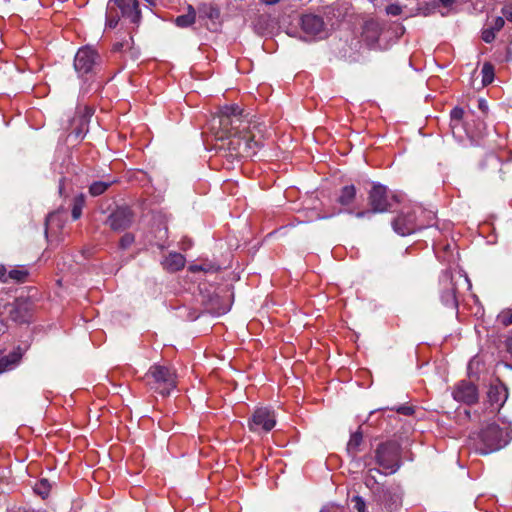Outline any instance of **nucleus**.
I'll use <instances>...</instances> for the list:
<instances>
[{
	"label": "nucleus",
	"mask_w": 512,
	"mask_h": 512,
	"mask_svg": "<svg viewBox=\"0 0 512 512\" xmlns=\"http://www.w3.org/2000/svg\"><path fill=\"white\" fill-rule=\"evenodd\" d=\"M244 122L243 109L237 104L224 105L219 108L217 116L213 118L212 127L220 130L218 138H231L230 144L237 145L236 156H249L250 151L255 153L258 142L249 135L241 136V126Z\"/></svg>",
	"instance_id": "1"
},
{
	"label": "nucleus",
	"mask_w": 512,
	"mask_h": 512,
	"mask_svg": "<svg viewBox=\"0 0 512 512\" xmlns=\"http://www.w3.org/2000/svg\"><path fill=\"white\" fill-rule=\"evenodd\" d=\"M512 439V428H501L495 423L482 428L473 438L475 450L482 455H487L505 447Z\"/></svg>",
	"instance_id": "2"
},
{
	"label": "nucleus",
	"mask_w": 512,
	"mask_h": 512,
	"mask_svg": "<svg viewBox=\"0 0 512 512\" xmlns=\"http://www.w3.org/2000/svg\"><path fill=\"white\" fill-rule=\"evenodd\" d=\"M121 17L137 28L142 19L138 0H108L105 27L116 28Z\"/></svg>",
	"instance_id": "3"
},
{
	"label": "nucleus",
	"mask_w": 512,
	"mask_h": 512,
	"mask_svg": "<svg viewBox=\"0 0 512 512\" xmlns=\"http://www.w3.org/2000/svg\"><path fill=\"white\" fill-rule=\"evenodd\" d=\"M440 284V300L442 304L452 310L457 311L459 302L457 293L460 286H466V289H471V282L468 276L457 271L455 273L451 271H444L439 279Z\"/></svg>",
	"instance_id": "4"
},
{
	"label": "nucleus",
	"mask_w": 512,
	"mask_h": 512,
	"mask_svg": "<svg viewBox=\"0 0 512 512\" xmlns=\"http://www.w3.org/2000/svg\"><path fill=\"white\" fill-rule=\"evenodd\" d=\"M145 379L149 388L162 396H168L176 388V373L168 366L152 365Z\"/></svg>",
	"instance_id": "5"
},
{
	"label": "nucleus",
	"mask_w": 512,
	"mask_h": 512,
	"mask_svg": "<svg viewBox=\"0 0 512 512\" xmlns=\"http://www.w3.org/2000/svg\"><path fill=\"white\" fill-rule=\"evenodd\" d=\"M425 211L421 207H405L392 221L393 230L400 236H407L427 227L419 216Z\"/></svg>",
	"instance_id": "6"
},
{
	"label": "nucleus",
	"mask_w": 512,
	"mask_h": 512,
	"mask_svg": "<svg viewBox=\"0 0 512 512\" xmlns=\"http://www.w3.org/2000/svg\"><path fill=\"white\" fill-rule=\"evenodd\" d=\"M376 463L385 474H393L400 467V445L396 441L381 443L375 451Z\"/></svg>",
	"instance_id": "7"
},
{
	"label": "nucleus",
	"mask_w": 512,
	"mask_h": 512,
	"mask_svg": "<svg viewBox=\"0 0 512 512\" xmlns=\"http://www.w3.org/2000/svg\"><path fill=\"white\" fill-rule=\"evenodd\" d=\"M399 202L396 194L390 193L386 186L374 183L368 195V202L373 213H384L392 208V202Z\"/></svg>",
	"instance_id": "8"
},
{
	"label": "nucleus",
	"mask_w": 512,
	"mask_h": 512,
	"mask_svg": "<svg viewBox=\"0 0 512 512\" xmlns=\"http://www.w3.org/2000/svg\"><path fill=\"white\" fill-rule=\"evenodd\" d=\"M276 422L274 410L268 407H259L255 409L249 419L248 427L254 433H268L275 427Z\"/></svg>",
	"instance_id": "9"
},
{
	"label": "nucleus",
	"mask_w": 512,
	"mask_h": 512,
	"mask_svg": "<svg viewBox=\"0 0 512 512\" xmlns=\"http://www.w3.org/2000/svg\"><path fill=\"white\" fill-rule=\"evenodd\" d=\"M100 59L99 54L91 47L80 48L74 58V68L79 77L91 75Z\"/></svg>",
	"instance_id": "10"
},
{
	"label": "nucleus",
	"mask_w": 512,
	"mask_h": 512,
	"mask_svg": "<svg viewBox=\"0 0 512 512\" xmlns=\"http://www.w3.org/2000/svg\"><path fill=\"white\" fill-rule=\"evenodd\" d=\"M9 318L16 323H27L33 313V303L25 298H17L14 302L5 305Z\"/></svg>",
	"instance_id": "11"
},
{
	"label": "nucleus",
	"mask_w": 512,
	"mask_h": 512,
	"mask_svg": "<svg viewBox=\"0 0 512 512\" xmlns=\"http://www.w3.org/2000/svg\"><path fill=\"white\" fill-rule=\"evenodd\" d=\"M301 29L311 39H323L328 35L323 18L315 14H305L301 17Z\"/></svg>",
	"instance_id": "12"
},
{
	"label": "nucleus",
	"mask_w": 512,
	"mask_h": 512,
	"mask_svg": "<svg viewBox=\"0 0 512 512\" xmlns=\"http://www.w3.org/2000/svg\"><path fill=\"white\" fill-rule=\"evenodd\" d=\"M133 212L128 207H118L108 216L106 224L111 230L121 232L128 229L133 223Z\"/></svg>",
	"instance_id": "13"
},
{
	"label": "nucleus",
	"mask_w": 512,
	"mask_h": 512,
	"mask_svg": "<svg viewBox=\"0 0 512 512\" xmlns=\"http://www.w3.org/2000/svg\"><path fill=\"white\" fill-rule=\"evenodd\" d=\"M453 398L468 405L475 404L478 401V390L475 384L470 381H460L452 392Z\"/></svg>",
	"instance_id": "14"
},
{
	"label": "nucleus",
	"mask_w": 512,
	"mask_h": 512,
	"mask_svg": "<svg viewBox=\"0 0 512 512\" xmlns=\"http://www.w3.org/2000/svg\"><path fill=\"white\" fill-rule=\"evenodd\" d=\"M23 354L24 351L20 347H17L7 355L0 351V374L15 369L19 365Z\"/></svg>",
	"instance_id": "15"
},
{
	"label": "nucleus",
	"mask_w": 512,
	"mask_h": 512,
	"mask_svg": "<svg viewBox=\"0 0 512 512\" xmlns=\"http://www.w3.org/2000/svg\"><path fill=\"white\" fill-rule=\"evenodd\" d=\"M381 33L382 26L377 20L370 19L364 23L362 35L369 45L376 44Z\"/></svg>",
	"instance_id": "16"
},
{
	"label": "nucleus",
	"mask_w": 512,
	"mask_h": 512,
	"mask_svg": "<svg viewBox=\"0 0 512 512\" xmlns=\"http://www.w3.org/2000/svg\"><path fill=\"white\" fill-rule=\"evenodd\" d=\"M356 195L357 189L353 184L345 185L340 189L336 202L347 208L345 212L352 213L349 207L354 203Z\"/></svg>",
	"instance_id": "17"
},
{
	"label": "nucleus",
	"mask_w": 512,
	"mask_h": 512,
	"mask_svg": "<svg viewBox=\"0 0 512 512\" xmlns=\"http://www.w3.org/2000/svg\"><path fill=\"white\" fill-rule=\"evenodd\" d=\"M185 257L177 252L169 253L162 261L163 268L168 272H177L184 268Z\"/></svg>",
	"instance_id": "18"
},
{
	"label": "nucleus",
	"mask_w": 512,
	"mask_h": 512,
	"mask_svg": "<svg viewBox=\"0 0 512 512\" xmlns=\"http://www.w3.org/2000/svg\"><path fill=\"white\" fill-rule=\"evenodd\" d=\"M200 19H209L213 23L220 18V9L218 6L212 3H201L196 10Z\"/></svg>",
	"instance_id": "19"
},
{
	"label": "nucleus",
	"mask_w": 512,
	"mask_h": 512,
	"mask_svg": "<svg viewBox=\"0 0 512 512\" xmlns=\"http://www.w3.org/2000/svg\"><path fill=\"white\" fill-rule=\"evenodd\" d=\"M488 397L492 403L502 406L508 397L507 389L502 385L491 386Z\"/></svg>",
	"instance_id": "20"
},
{
	"label": "nucleus",
	"mask_w": 512,
	"mask_h": 512,
	"mask_svg": "<svg viewBox=\"0 0 512 512\" xmlns=\"http://www.w3.org/2000/svg\"><path fill=\"white\" fill-rule=\"evenodd\" d=\"M196 20V10L193 6H188V11L186 14L179 15L175 19V24L180 28H187L194 24Z\"/></svg>",
	"instance_id": "21"
},
{
	"label": "nucleus",
	"mask_w": 512,
	"mask_h": 512,
	"mask_svg": "<svg viewBox=\"0 0 512 512\" xmlns=\"http://www.w3.org/2000/svg\"><path fill=\"white\" fill-rule=\"evenodd\" d=\"M86 198L84 194H78L73 198L71 215L73 220H78L82 215V209L85 206Z\"/></svg>",
	"instance_id": "22"
},
{
	"label": "nucleus",
	"mask_w": 512,
	"mask_h": 512,
	"mask_svg": "<svg viewBox=\"0 0 512 512\" xmlns=\"http://www.w3.org/2000/svg\"><path fill=\"white\" fill-rule=\"evenodd\" d=\"M362 434L360 432H355L353 434H351L350 436V439L347 443V452L349 453V455L351 457H355L358 450H359V446L361 445L362 443Z\"/></svg>",
	"instance_id": "23"
},
{
	"label": "nucleus",
	"mask_w": 512,
	"mask_h": 512,
	"mask_svg": "<svg viewBox=\"0 0 512 512\" xmlns=\"http://www.w3.org/2000/svg\"><path fill=\"white\" fill-rule=\"evenodd\" d=\"M115 181H95L89 186V193L96 197L102 195Z\"/></svg>",
	"instance_id": "24"
},
{
	"label": "nucleus",
	"mask_w": 512,
	"mask_h": 512,
	"mask_svg": "<svg viewBox=\"0 0 512 512\" xmlns=\"http://www.w3.org/2000/svg\"><path fill=\"white\" fill-rule=\"evenodd\" d=\"M28 277L26 269H11L7 274V283L13 281L15 283H24Z\"/></svg>",
	"instance_id": "25"
},
{
	"label": "nucleus",
	"mask_w": 512,
	"mask_h": 512,
	"mask_svg": "<svg viewBox=\"0 0 512 512\" xmlns=\"http://www.w3.org/2000/svg\"><path fill=\"white\" fill-rule=\"evenodd\" d=\"M482 86L491 84L494 80V66L490 62H485L481 69Z\"/></svg>",
	"instance_id": "26"
},
{
	"label": "nucleus",
	"mask_w": 512,
	"mask_h": 512,
	"mask_svg": "<svg viewBox=\"0 0 512 512\" xmlns=\"http://www.w3.org/2000/svg\"><path fill=\"white\" fill-rule=\"evenodd\" d=\"M133 45V36L132 33L129 32L124 39L121 41H117L113 45V50L117 52H124L132 48Z\"/></svg>",
	"instance_id": "27"
},
{
	"label": "nucleus",
	"mask_w": 512,
	"mask_h": 512,
	"mask_svg": "<svg viewBox=\"0 0 512 512\" xmlns=\"http://www.w3.org/2000/svg\"><path fill=\"white\" fill-rule=\"evenodd\" d=\"M496 321L504 327L512 325V308H505L501 310L497 315Z\"/></svg>",
	"instance_id": "28"
},
{
	"label": "nucleus",
	"mask_w": 512,
	"mask_h": 512,
	"mask_svg": "<svg viewBox=\"0 0 512 512\" xmlns=\"http://www.w3.org/2000/svg\"><path fill=\"white\" fill-rule=\"evenodd\" d=\"M464 117V110L460 107H455L450 112V118H451V128L454 130L457 126L461 124V121Z\"/></svg>",
	"instance_id": "29"
},
{
	"label": "nucleus",
	"mask_w": 512,
	"mask_h": 512,
	"mask_svg": "<svg viewBox=\"0 0 512 512\" xmlns=\"http://www.w3.org/2000/svg\"><path fill=\"white\" fill-rule=\"evenodd\" d=\"M34 491L38 495H40L42 498H45L48 496L50 491V484L47 479H41L36 482L34 486Z\"/></svg>",
	"instance_id": "30"
},
{
	"label": "nucleus",
	"mask_w": 512,
	"mask_h": 512,
	"mask_svg": "<svg viewBox=\"0 0 512 512\" xmlns=\"http://www.w3.org/2000/svg\"><path fill=\"white\" fill-rule=\"evenodd\" d=\"M218 267L211 263H203V264H192L189 266L190 272H214L217 271Z\"/></svg>",
	"instance_id": "31"
},
{
	"label": "nucleus",
	"mask_w": 512,
	"mask_h": 512,
	"mask_svg": "<svg viewBox=\"0 0 512 512\" xmlns=\"http://www.w3.org/2000/svg\"><path fill=\"white\" fill-rule=\"evenodd\" d=\"M134 241L135 237L132 233H125L119 241V247L123 250L128 249Z\"/></svg>",
	"instance_id": "32"
},
{
	"label": "nucleus",
	"mask_w": 512,
	"mask_h": 512,
	"mask_svg": "<svg viewBox=\"0 0 512 512\" xmlns=\"http://www.w3.org/2000/svg\"><path fill=\"white\" fill-rule=\"evenodd\" d=\"M496 37V32L489 26L482 30L481 38L486 43H491Z\"/></svg>",
	"instance_id": "33"
},
{
	"label": "nucleus",
	"mask_w": 512,
	"mask_h": 512,
	"mask_svg": "<svg viewBox=\"0 0 512 512\" xmlns=\"http://www.w3.org/2000/svg\"><path fill=\"white\" fill-rule=\"evenodd\" d=\"M383 492V498L385 501L390 500L391 504L386 505L387 511L392 512L393 509H397L398 504L396 499L391 495L389 491L382 490Z\"/></svg>",
	"instance_id": "34"
},
{
	"label": "nucleus",
	"mask_w": 512,
	"mask_h": 512,
	"mask_svg": "<svg viewBox=\"0 0 512 512\" xmlns=\"http://www.w3.org/2000/svg\"><path fill=\"white\" fill-rule=\"evenodd\" d=\"M352 503H354V508L358 512H366V503L361 496H358V495L353 496Z\"/></svg>",
	"instance_id": "35"
},
{
	"label": "nucleus",
	"mask_w": 512,
	"mask_h": 512,
	"mask_svg": "<svg viewBox=\"0 0 512 512\" xmlns=\"http://www.w3.org/2000/svg\"><path fill=\"white\" fill-rule=\"evenodd\" d=\"M386 13L390 16H398L402 13V7L397 3H392L386 7Z\"/></svg>",
	"instance_id": "36"
},
{
	"label": "nucleus",
	"mask_w": 512,
	"mask_h": 512,
	"mask_svg": "<svg viewBox=\"0 0 512 512\" xmlns=\"http://www.w3.org/2000/svg\"><path fill=\"white\" fill-rule=\"evenodd\" d=\"M504 24V18L501 16H497L492 20L490 27L497 33L504 27Z\"/></svg>",
	"instance_id": "37"
},
{
	"label": "nucleus",
	"mask_w": 512,
	"mask_h": 512,
	"mask_svg": "<svg viewBox=\"0 0 512 512\" xmlns=\"http://www.w3.org/2000/svg\"><path fill=\"white\" fill-rule=\"evenodd\" d=\"M57 216L55 214H50L47 219H46V229H45V234H46V237L48 238L50 233H51V226L53 224V222L56 220Z\"/></svg>",
	"instance_id": "38"
},
{
	"label": "nucleus",
	"mask_w": 512,
	"mask_h": 512,
	"mask_svg": "<svg viewBox=\"0 0 512 512\" xmlns=\"http://www.w3.org/2000/svg\"><path fill=\"white\" fill-rule=\"evenodd\" d=\"M501 13L505 19L512 22V4L504 5L501 9Z\"/></svg>",
	"instance_id": "39"
},
{
	"label": "nucleus",
	"mask_w": 512,
	"mask_h": 512,
	"mask_svg": "<svg viewBox=\"0 0 512 512\" xmlns=\"http://www.w3.org/2000/svg\"><path fill=\"white\" fill-rule=\"evenodd\" d=\"M396 411L400 414L409 416L414 413V409L411 406L401 405L397 407Z\"/></svg>",
	"instance_id": "40"
},
{
	"label": "nucleus",
	"mask_w": 512,
	"mask_h": 512,
	"mask_svg": "<svg viewBox=\"0 0 512 512\" xmlns=\"http://www.w3.org/2000/svg\"><path fill=\"white\" fill-rule=\"evenodd\" d=\"M8 271L4 265L0 264V282L7 283Z\"/></svg>",
	"instance_id": "41"
},
{
	"label": "nucleus",
	"mask_w": 512,
	"mask_h": 512,
	"mask_svg": "<svg viewBox=\"0 0 512 512\" xmlns=\"http://www.w3.org/2000/svg\"><path fill=\"white\" fill-rule=\"evenodd\" d=\"M371 213H373L372 212V208L370 210H367V211H359V212H357L356 213V217L357 218H363V217H365V216H367V215H369Z\"/></svg>",
	"instance_id": "42"
},
{
	"label": "nucleus",
	"mask_w": 512,
	"mask_h": 512,
	"mask_svg": "<svg viewBox=\"0 0 512 512\" xmlns=\"http://www.w3.org/2000/svg\"><path fill=\"white\" fill-rule=\"evenodd\" d=\"M444 7L449 8L451 7L455 0H438Z\"/></svg>",
	"instance_id": "43"
},
{
	"label": "nucleus",
	"mask_w": 512,
	"mask_h": 512,
	"mask_svg": "<svg viewBox=\"0 0 512 512\" xmlns=\"http://www.w3.org/2000/svg\"><path fill=\"white\" fill-rule=\"evenodd\" d=\"M479 108H480L483 112H485V111L488 109V106H487V103H486V101H485V100H483V99H480V100H479Z\"/></svg>",
	"instance_id": "44"
},
{
	"label": "nucleus",
	"mask_w": 512,
	"mask_h": 512,
	"mask_svg": "<svg viewBox=\"0 0 512 512\" xmlns=\"http://www.w3.org/2000/svg\"><path fill=\"white\" fill-rule=\"evenodd\" d=\"M261 3L266 5H275L279 3L281 0H259Z\"/></svg>",
	"instance_id": "45"
},
{
	"label": "nucleus",
	"mask_w": 512,
	"mask_h": 512,
	"mask_svg": "<svg viewBox=\"0 0 512 512\" xmlns=\"http://www.w3.org/2000/svg\"><path fill=\"white\" fill-rule=\"evenodd\" d=\"M375 483H376V481H375L373 476H367L366 477L365 484L367 486H370L371 484H375Z\"/></svg>",
	"instance_id": "46"
},
{
	"label": "nucleus",
	"mask_w": 512,
	"mask_h": 512,
	"mask_svg": "<svg viewBox=\"0 0 512 512\" xmlns=\"http://www.w3.org/2000/svg\"><path fill=\"white\" fill-rule=\"evenodd\" d=\"M489 160H490V161H492V162H495L496 164H498V163H499L498 158H497V157H495V156H490V157H489Z\"/></svg>",
	"instance_id": "47"
},
{
	"label": "nucleus",
	"mask_w": 512,
	"mask_h": 512,
	"mask_svg": "<svg viewBox=\"0 0 512 512\" xmlns=\"http://www.w3.org/2000/svg\"><path fill=\"white\" fill-rule=\"evenodd\" d=\"M149 5L154 6L156 5L157 0H145Z\"/></svg>",
	"instance_id": "48"
},
{
	"label": "nucleus",
	"mask_w": 512,
	"mask_h": 512,
	"mask_svg": "<svg viewBox=\"0 0 512 512\" xmlns=\"http://www.w3.org/2000/svg\"><path fill=\"white\" fill-rule=\"evenodd\" d=\"M85 110H86L88 115H91L92 112H91V110L88 107H85Z\"/></svg>",
	"instance_id": "49"
},
{
	"label": "nucleus",
	"mask_w": 512,
	"mask_h": 512,
	"mask_svg": "<svg viewBox=\"0 0 512 512\" xmlns=\"http://www.w3.org/2000/svg\"><path fill=\"white\" fill-rule=\"evenodd\" d=\"M320 512H327L326 510H321Z\"/></svg>",
	"instance_id": "50"
}]
</instances>
